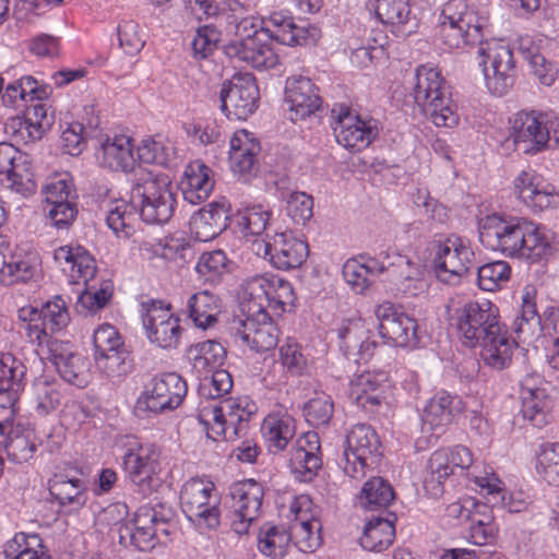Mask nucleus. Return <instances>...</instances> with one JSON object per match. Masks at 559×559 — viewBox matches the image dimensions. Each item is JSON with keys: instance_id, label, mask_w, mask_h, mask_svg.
I'll use <instances>...</instances> for the list:
<instances>
[{"instance_id": "1", "label": "nucleus", "mask_w": 559, "mask_h": 559, "mask_svg": "<svg viewBox=\"0 0 559 559\" xmlns=\"http://www.w3.org/2000/svg\"><path fill=\"white\" fill-rule=\"evenodd\" d=\"M489 17L469 5L466 0H449L441 9L439 35L449 49H463L479 44L478 66L487 91L501 97L509 93L515 81V61L512 49L502 40L484 43Z\"/></svg>"}, {"instance_id": "2", "label": "nucleus", "mask_w": 559, "mask_h": 559, "mask_svg": "<svg viewBox=\"0 0 559 559\" xmlns=\"http://www.w3.org/2000/svg\"><path fill=\"white\" fill-rule=\"evenodd\" d=\"M447 309L450 328L467 347H476L501 325L499 309L488 299L474 300L456 296L450 299Z\"/></svg>"}, {"instance_id": "3", "label": "nucleus", "mask_w": 559, "mask_h": 559, "mask_svg": "<svg viewBox=\"0 0 559 559\" xmlns=\"http://www.w3.org/2000/svg\"><path fill=\"white\" fill-rule=\"evenodd\" d=\"M131 202L147 224L162 225L174 215L177 197L167 175L140 169L131 190Z\"/></svg>"}, {"instance_id": "4", "label": "nucleus", "mask_w": 559, "mask_h": 559, "mask_svg": "<svg viewBox=\"0 0 559 559\" xmlns=\"http://www.w3.org/2000/svg\"><path fill=\"white\" fill-rule=\"evenodd\" d=\"M295 300L290 282L273 273L247 278L239 293L241 311L251 316L263 312L281 316L294 307Z\"/></svg>"}, {"instance_id": "5", "label": "nucleus", "mask_w": 559, "mask_h": 559, "mask_svg": "<svg viewBox=\"0 0 559 559\" xmlns=\"http://www.w3.org/2000/svg\"><path fill=\"white\" fill-rule=\"evenodd\" d=\"M255 412V404L241 397L224 404L211 403L201 408L198 418L210 439L233 441L246 435L249 420Z\"/></svg>"}, {"instance_id": "6", "label": "nucleus", "mask_w": 559, "mask_h": 559, "mask_svg": "<svg viewBox=\"0 0 559 559\" xmlns=\"http://www.w3.org/2000/svg\"><path fill=\"white\" fill-rule=\"evenodd\" d=\"M218 497L215 485L206 479L191 478L180 491V506L186 518L199 530H214L219 525Z\"/></svg>"}, {"instance_id": "7", "label": "nucleus", "mask_w": 559, "mask_h": 559, "mask_svg": "<svg viewBox=\"0 0 559 559\" xmlns=\"http://www.w3.org/2000/svg\"><path fill=\"white\" fill-rule=\"evenodd\" d=\"M19 317L25 322L24 330L29 341L47 347L49 342L55 341L50 334L61 331L70 322L68 305L61 296L47 300L40 309L22 308Z\"/></svg>"}, {"instance_id": "8", "label": "nucleus", "mask_w": 559, "mask_h": 559, "mask_svg": "<svg viewBox=\"0 0 559 559\" xmlns=\"http://www.w3.org/2000/svg\"><path fill=\"white\" fill-rule=\"evenodd\" d=\"M141 318L145 335L152 344L163 349L179 346L183 329L170 304L156 299L144 301L141 304Z\"/></svg>"}, {"instance_id": "9", "label": "nucleus", "mask_w": 559, "mask_h": 559, "mask_svg": "<svg viewBox=\"0 0 559 559\" xmlns=\"http://www.w3.org/2000/svg\"><path fill=\"white\" fill-rule=\"evenodd\" d=\"M525 224L524 218H504L498 214L487 215L478 221L479 240L491 250L519 258L523 249Z\"/></svg>"}, {"instance_id": "10", "label": "nucleus", "mask_w": 559, "mask_h": 559, "mask_svg": "<svg viewBox=\"0 0 559 559\" xmlns=\"http://www.w3.org/2000/svg\"><path fill=\"white\" fill-rule=\"evenodd\" d=\"M380 439L376 430L366 424L355 425L346 436L341 459L344 473L353 479L366 476L369 460L379 453Z\"/></svg>"}, {"instance_id": "11", "label": "nucleus", "mask_w": 559, "mask_h": 559, "mask_svg": "<svg viewBox=\"0 0 559 559\" xmlns=\"http://www.w3.org/2000/svg\"><path fill=\"white\" fill-rule=\"evenodd\" d=\"M186 381L175 372L152 378L136 400V409L154 414L177 408L186 396Z\"/></svg>"}, {"instance_id": "12", "label": "nucleus", "mask_w": 559, "mask_h": 559, "mask_svg": "<svg viewBox=\"0 0 559 559\" xmlns=\"http://www.w3.org/2000/svg\"><path fill=\"white\" fill-rule=\"evenodd\" d=\"M251 250L282 271L298 269L309 253L308 245L296 238L292 231L276 233L269 240L255 239Z\"/></svg>"}, {"instance_id": "13", "label": "nucleus", "mask_w": 559, "mask_h": 559, "mask_svg": "<svg viewBox=\"0 0 559 559\" xmlns=\"http://www.w3.org/2000/svg\"><path fill=\"white\" fill-rule=\"evenodd\" d=\"M474 263V251L462 238L447 237L433 242V266L437 277L455 284Z\"/></svg>"}, {"instance_id": "14", "label": "nucleus", "mask_w": 559, "mask_h": 559, "mask_svg": "<svg viewBox=\"0 0 559 559\" xmlns=\"http://www.w3.org/2000/svg\"><path fill=\"white\" fill-rule=\"evenodd\" d=\"M289 512L294 516L288 532L292 542L301 552L316 551L322 540L319 508L308 495H300L290 502Z\"/></svg>"}, {"instance_id": "15", "label": "nucleus", "mask_w": 559, "mask_h": 559, "mask_svg": "<svg viewBox=\"0 0 559 559\" xmlns=\"http://www.w3.org/2000/svg\"><path fill=\"white\" fill-rule=\"evenodd\" d=\"M123 467L138 490L150 495L159 483L160 450L152 443L131 445L123 455Z\"/></svg>"}, {"instance_id": "16", "label": "nucleus", "mask_w": 559, "mask_h": 559, "mask_svg": "<svg viewBox=\"0 0 559 559\" xmlns=\"http://www.w3.org/2000/svg\"><path fill=\"white\" fill-rule=\"evenodd\" d=\"M378 320V331L386 343L399 347H416L419 343L418 324L416 320L390 301H384L374 308Z\"/></svg>"}, {"instance_id": "17", "label": "nucleus", "mask_w": 559, "mask_h": 559, "mask_svg": "<svg viewBox=\"0 0 559 559\" xmlns=\"http://www.w3.org/2000/svg\"><path fill=\"white\" fill-rule=\"evenodd\" d=\"M222 111L229 119L246 120L258 108L259 88L250 73H237L223 84Z\"/></svg>"}, {"instance_id": "18", "label": "nucleus", "mask_w": 559, "mask_h": 559, "mask_svg": "<svg viewBox=\"0 0 559 559\" xmlns=\"http://www.w3.org/2000/svg\"><path fill=\"white\" fill-rule=\"evenodd\" d=\"M230 527L238 535L247 534L250 525L261 515L263 487L249 479L235 484L230 489Z\"/></svg>"}, {"instance_id": "19", "label": "nucleus", "mask_w": 559, "mask_h": 559, "mask_svg": "<svg viewBox=\"0 0 559 559\" xmlns=\"http://www.w3.org/2000/svg\"><path fill=\"white\" fill-rule=\"evenodd\" d=\"M511 134L519 151L535 155L547 148L550 135L547 117L537 110H521L511 120Z\"/></svg>"}, {"instance_id": "20", "label": "nucleus", "mask_w": 559, "mask_h": 559, "mask_svg": "<svg viewBox=\"0 0 559 559\" xmlns=\"http://www.w3.org/2000/svg\"><path fill=\"white\" fill-rule=\"evenodd\" d=\"M448 452L451 466L455 473L463 474L472 478L474 485L479 489L489 503L492 506L507 507L506 487L503 481L493 473L485 471L484 475H473L469 468L474 464V455L465 445H455L444 448Z\"/></svg>"}, {"instance_id": "21", "label": "nucleus", "mask_w": 559, "mask_h": 559, "mask_svg": "<svg viewBox=\"0 0 559 559\" xmlns=\"http://www.w3.org/2000/svg\"><path fill=\"white\" fill-rule=\"evenodd\" d=\"M382 262L389 281L399 293L416 296L424 292L425 266L419 258L397 252H385Z\"/></svg>"}, {"instance_id": "22", "label": "nucleus", "mask_w": 559, "mask_h": 559, "mask_svg": "<svg viewBox=\"0 0 559 559\" xmlns=\"http://www.w3.org/2000/svg\"><path fill=\"white\" fill-rule=\"evenodd\" d=\"M336 118L333 127L336 142L348 151L360 152L378 136L377 121L373 119H362L348 108H342Z\"/></svg>"}, {"instance_id": "23", "label": "nucleus", "mask_w": 559, "mask_h": 559, "mask_svg": "<svg viewBox=\"0 0 559 559\" xmlns=\"http://www.w3.org/2000/svg\"><path fill=\"white\" fill-rule=\"evenodd\" d=\"M245 320H239L234 328V335L243 345L254 352H267L278 344L280 331L272 321L271 314L263 312L251 316L250 312H242Z\"/></svg>"}, {"instance_id": "24", "label": "nucleus", "mask_w": 559, "mask_h": 559, "mask_svg": "<svg viewBox=\"0 0 559 559\" xmlns=\"http://www.w3.org/2000/svg\"><path fill=\"white\" fill-rule=\"evenodd\" d=\"M513 192L526 206L544 211L559 206V192L532 169L522 170L513 180Z\"/></svg>"}, {"instance_id": "25", "label": "nucleus", "mask_w": 559, "mask_h": 559, "mask_svg": "<svg viewBox=\"0 0 559 559\" xmlns=\"http://www.w3.org/2000/svg\"><path fill=\"white\" fill-rule=\"evenodd\" d=\"M391 388L388 376L383 371L362 372L355 376L349 383V396L365 412L373 414L386 403Z\"/></svg>"}, {"instance_id": "26", "label": "nucleus", "mask_w": 559, "mask_h": 559, "mask_svg": "<svg viewBox=\"0 0 559 559\" xmlns=\"http://www.w3.org/2000/svg\"><path fill=\"white\" fill-rule=\"evenodd\" d=\"M260 152L258 139L249 131L241 129L233 134L229 141V164L239 180L249 181L257 176Z\"/></svg>"}, {"instance_id": "27", "label": "nucleus", "mask_w": 559, "mask_h": 559, "mask_svg": "<svg viewBox=\"0 0 559 559\" xmlns=\"http://www.w3.org/2000/svg\"><path fill=\"white\" fill-rule=\"evenodd\" d=\"M51 360L60 377L70 384L84 388L90 382V361L73 352L69 342L55 340L48 343Z\"/></svg>"}, {"instance_id": "28", "label": "nucleus", "mask_w": 559, "mask_h": 559, "mask_svg": "<svg viewBox=\"0 0 559 559\" xmlns=\"http://www.w3.org/2000/svg\"><path fill=\"white\" fill-rule=\"evenodd\" d=\"M370 329L361 318L344 320L338 330L341 350L355 362L368 361L374 354L377 344L369 338Z\"/></svg>"}, {"instance_id": "29", "label": "nucleus", "mask_w": 559, "mask_h": 559, "mask_svg": "<svg viewBox=\"0 0 559 559\" xmlns=\"http://www.w3.org/2000/svg\"><path fill=\"white\" fill-rule=\"evenodd\" d=\"M224 52L228 58L243 62L259 71L273 69L278 63V56L272 45L261 37L230 40L225 45Z\"/></svg>"}, {"instance_id": "30", "label": "nucleus", "mask_w": 559, "mask_h": 559, "mask_svg": "<svg viewBox=\"0 0 559 559\" xmlns=\"http://www.w3.org/2000/svg\"><path fill=\"white\" fill-rule=\"evenodd\" d=\"M285 99L293 121L305 119L321 107L318 88L309 78L294 75L286 80Z\"/></svg>"}, {"instance_id": "31", "label": "nucleus", "mask_w": 559, "mask_h": 559, "mask_svg": "<svg viewBox=\"0 0 559 559\" xmlns=\"http://www.w3.org/2000/svg\"><path fill=\"white\" fill-rule=\"evenodd\" d=\"M320 438L308 431L300 436L292 450L289 467L300 481H310L322 465Z\"/></svg>"}, {"instance_id": "32", "label": "nucleus", "mask_w": 559, "mask_h": 559, "mask_svg": "<svg viewBox=\"0 0 559 559\" xmlns=\"http://www.w3.org/2000/svg\"><path fill=\"white\" fill-rule=\"evenodd\" d=\"M263 31L269 38L287 46L306 45L318 35L316 27L297 25L293 16L284 12L271 13L264 21Z\"/></svg>"}, {"instance_id": "33", "label": "nucleus", "mask_w": 559, "mask_h": 559, "mask_svg": "<svg viewBox=\"0 0 559 559\" xmlns=\"http://www.w3.org/2000/svg\"><path fill=\"white\" fill-rule=\"evenodd\" d=\"M53 259L74 283L83 282L87 285L95 276L96 261L81 245H66L57 248Z\"/></svg>"}, {"instance_id": "34", "label": "nucleus", "mask_w": 559, "mask_h": 559, "mask_svg": "<svg viewBox=\"0 0 559 559\" xmlns=\"http://www.w3.org/2000/svg\"><path fill=\"white\" fill-rule=\"evenodd\" d=\"M26 367L10 353L0 354V407L13 408L26 384Z\"/></svg>"}, {"instance_id": "35", "label": "nucleus", "mask_w": 559, "mask_h": 559, "mask_svg": "<svg viewBox=\"0 0 559 559\" xmlns=\"http://www.w3.org/2000/svg\"><path fill=\"white\" fill-rule=\"evenodd\" d=\"M53 121L50 107L38 100L26 108L24 118H12L7 128L12 129L22 140L36 141L51 128Z\"/></svg>"}, {"instance_id": "36", "label": "nucleus", "mask_w": 559, "mask_h": 559, "mask_svg": "<svg viewBox=\"0 0 559 559\" xmlns=\"http://www.w3.org/2000/svg\"><path fill=\"white\" fill-rule=\"evenodd\" d=\"M228 219L226 204L212 202L191 216L190 230L198 241L206 242L227 228Z\"/></svg>"}, {"instance_id": "37", "label": "nucleus", "mask_w": 559, "mask_h": 559, "mask_svg": "<svg viewBox=\"0 0 559 559\" xmlns=\"http://www.w3.org/2000/svg\"><path fill=\"white\" fill-rule=\"evenodd\" d=\"M214 188L212 169L202 160L190 162L183 171L180 189L185 201L192 205L203 203Z\"/></svg>"}, {"instance_id": "38", "label": "nucleus", "mask_w": 559, "mask_h": 559, "mask_svg": "<svg viewBox=\"0 0 559 559\" xmlns=\"http://www.w3.org/2000/svg\"><path fill=\"white\" fill-rule=\"evenodd\" d=\"M296 433V423L285 409L273 411L263 419L261 425L262 438L272 453L286 449Z\"/></svg>"}, {"instance_id": "39", "label": "nucleus", "mask_w": 559, "mask_h": 559, "mask_svg": "<svg viewBox=\"0 0 559 559\" xmlns=\"http://www.w3.org/2000/svg\"><path fill=\"white\" fill-rule=\"evenodd\" d=\"M99 164L115 171H131L135 165L133 143L130 136L106 138L97 151Z\"/></svg>"}, {"instance_id": "40", "label": "nucleus", "mask_w": 559, "mask_h": 559, "mask_svg": "<svg viewBox=\"0 0 559 559\" xmlns=\"http://www.w3.org/2000/svg\"><path fill=\"white\" fill-rule=\"evenodd\" d=\"M343 277L356 294L365 293L376 276L384 273L383 262L371 257L349 259L343 265Z\"/></svg>"}, {"instance_id": "41", "label": "nucleus", "mask_w": 559, "mask_h": 559, "mask_svg": "<svg viewBox=\"0 0 559 559\" xmlns=\"http://www.w3.org/2000/svg\"><path fill=\"white\" fill-rule=\"evenodd\" d=\"M49 492L62 508L75 511L87 501L85 480L69 475H56L49 483Z\"/></svg>"}, {"instance_id": "42", "label": "nucleus", "mask_w": 559, "mask_h": 559, "mask_svg": "<svg viewBox=\"0 0 559 559\" xmlns=\"http://www.w3.org/2000/svg\"><path fill=\"white\" fill-rule=\"evenodd\" d=\"M187 358L199 378L219 368L226 358L225 347L216 341H204L191 345Z\"/></svg>"}, {"instance_id": "43", "label": "nucleus", "mask_w": 559, "mask_h": 559, "mask_svg": "<svg viewBox=\"0 0 559 559\" xmlns=\"http://www.w3.org/2000/svg\"><path fill=\"white\" fill-rule=\"evenodd\" d=\"M513 344L500 325L493 335L485 337L477 346L481 347L480 357L488 367L502 370L511 364Z\"/></svg>"}, {"instance_id": "44", "label": "nucleus", "mask_w": 559, "mask_h": 559, "mask_svg": "<svg viewBox=\"0 0 559 559\" xmlns=\"http://www.w3.org/2000/svg\"><path fill=\"white\" fill-rule=\"evenodd\" d=\"M222 305L217 296L209 290H201L191 295L187 301V311L194 325L209 329L217 322Z\"/></svg>"}, {"instance_id": "45", "label": "nucleus", "mask_w": 559, "mask_h": 559, "mask_svg": "<svg viewBox=\"0 0 559 559\" xmlns=\"http://www.w3.org/2000/svg\"><path fill=\"white\" fill-rule=\"evenodd\" d=\"M416 83L413 90L414 99L421 110L437 102L445 94L440 72L429 66H420L416 70Z\"/></svg>"}, {"instance_id": "46", "label": "nucleus", "mask_w": 559, "mask_h": 559, "mask_svg": "<svg viewBox=\"0 0 559 559\" xmlns=\"http://www.w3.org/2000/svg\"><path fill=\"white\" fill-rule=\"evenodd\" d=\"M461 401L441 391L430 399L423 414L424 424L438 429L451 424L454 415L461 411Z\"/></svg>"}, {"instance_id": "47", "label": "nucleus", "mask_w": 559, "mask_h": 559, "mask_svg": "<svg viewBox=\"0 0 559 559\" xmlns=\"http://www.w3.org/2000/svg\"><path fill=\"white\" fill-rule=\"evenodd\" d=\"M376 16L397 36L411 33L406 25L412 21L409 0H377Z\"/></svg>"}, {"instance_id": "48", "label": "nucleus", "mask_w": 559, "mask_h": 559, "mask_svg": "<svg viewBox=\"0 0 559 559\" xmlns=\"http://www.w3.org/2000/svg\"><path fill=\"white\" fill-rule=\"evenodd\" d=\"M395 526L389 518H371L364 527L360 545L365 550L381 552L392 545Z\"/></svg>"}, {"instance_id": "49", "label": "nucleus", "mask_w": 559, "mask_h": 559, "mask_svg": "<svg viewBox=\"0 0 559 559\" xmlns=\"http://www.w3.org/2000/svg\"><path fill=\"white\" fill-rule=\"evenodd\" d=\"M512 331L516 342L526 345L534 343L542 335L540 317L528 293L523 296L521 316L514 319Z\"/></svg>"}, {"instance_id": "50", "label": "nucleus", "mask_w": 559, "mask_h": 559, "mask_svg": "<svg viewBox=\"0 0 559 559\" xmlns=\"http://www.w3.org/2000/svg\"><path fill=\"white\" fill-rule=\"evenodd\" d=\"M50 94V88L39 83L31 75H23L8 82L2 94V103L8 107H15L20 100H43Z\"/></svg>"}, {"instance_id": "51", "label": "nucleus", "mask_w": 559, "mask_h": 559, "mask_svg": "<svg viewBox=\"0 0 559 559\" xmlns=\"http://www.w3.org/2000/svg\"><path fill=\"white\" fill-rule=\"evenodd\" d=\"M271 212L263 204H250L238 210L237 226L247 241L260 239L266 229Z\"/></svg>"}, {"instance_id": "52", "label": "nucleus", "mask_w": 559, "mask_h": 559, "mask_svg": "<svg viewBox=\"0 0 559 559\" xmlns=\"http://www.w3.org/2000/svg\"><path fill=\"white\" fill-rule=\"evenodd\" d=\"M165 522L156 518L155 512L145 510L135 514L134 528L129 530L130 538L140 550H147L154 546L157 534H167Z\"/></svg>"}, {"instance_id": "53", "label": "nucleus", "mask_w": 559, "mask_h": 559, "mask_svg": "<svg viewBox=\"0 0 559 559\" xmlns=\"http://www.w3.org/2000/svg\"><path fill=\"white\" fill-rule=\"evenodd\" d=\"M394 497L393 487L386 479L372 477L364 484L357 502L365 510H380L388 508Z\"/></svg>"}, {"instance_id": "54", "label": "nucleus", "mask_w": 559, "mask_h": 559, "mask_svg": "<svg viewBox=\"0 0 559 559\" xmlns=\"http://www.w3.org/2000/svg\"><path fill=\"white\" fill-rule=\"evenodd\" d=\"M140 249L150 257L166 261H185L190 246L183 236H167L162 239L144 240Z\"/></svg>"}, {"instance_id": "55", "label": "nucleus", "mask_w": 559, "mask_h": 559, "mask_svg": "<svg viewBox=\"0 0 559 559\" xmlns=\"http://www.w3.org/2000/svg\"><path fill=\"white\" fill-rule=\"evenodd\" d=\"M292 536L281 526L264 524L259 532L258 548L266 557L282 559L286 556Z\"/></svg>"}, {"instance_id": "56", "label": "nucleus", "mask_w": 559, "mask_h": 559, "mask_svg": "<svg viewBox=\"0 0 559 559\" xmlns=\"http://www.w3.org/2000/svg\"><path fill=\"white\" fill-rule=\"evenodd\" d=\"M4 449L9 461L16 464L28 462L36 451L33 432L20 425L11 428L4 439Z\"/></svg>"}, {"instance_id": "57", "label": "nucleus", "mask_w": 559, "mask_h": 559, "mask_svg": "<svg viewBox=\"0 0 559 559\" xmlns=\"http://www.w3.org/2000/svg\"><path fill=\"white\" fill-rule=\"evenodd\" d=\"M136 206L131 202L117 200L109 206L106 224L118 238H130L134 233Z\"/></svg>"}, {"instance_id": "58", "label": "nucleus", "mask_w": 559, "mask_h": 559, "mask_svg": "<svg viewBox=\"0 0 559 559\" xmlns=\"http://www.w3.org/2000/svg\"><path fill=\"white\" fill-rule=\"evenodd\" d=\"M7 185L11 191L23 198L35 194L37 182L27 155H21L15 165L7 173Z\"/></svg>"}, {"instance_id": "59", "label": "nucleus", "mask_w": 559, "mask_h": 559, "mask_svg": "<svg viewBox=\"0 0 559 559\" xmlns=\"http://www.w3.org/2000/svg\"><path fill=\"white\" fill-rule=\"evenodd\" d=\"M35 409L39 415L56 411L62 400L60 384L47 376L38 377L33 383Z\"/></svg>"}, {"instance_id": "60", "label": "nucleus", "mask_w": 559, "mask_h": 559, "mask_svg": "<svg viewBox=\"0 0 559 559\" xmlns=\"http://www.w3.org/2000/svg\"><path fill=\"white\" fill-rule=\"evenodd\" d=\"M525 229L523 249H521L519 258L538 260L548 252L552 239L551 235L546 227L531 221H526Z\"/></svg>"}, {"instance_id": "61", "label": "nucleus", "mask_w": 559, "mask_h": 559, "mask_svg": "<svg viewBox=\"0 0 559 559\" xmlns=\"http://www.w3.org/2000/svg\"><path fill=\"white\" fill-rule=\"evenodd\" d=\"M5 559H50L38 535L16 534L4 548Z\"/></svg>"}, {"instance_id": "62", "label": "nucleus", "mask_w": 559, "mask_h": 559, "mask_svg": "<svg viewBox=\"0 0 559 559\" xmlns=\"http://www.w3.org/2000/svg\"><path fill=\"white\" fill-rule=\"evenodd\" d=\"M8 269L11 271V278L3 282V285L36 281L40 275V260L38 254L32 251L24 254L12 253Z\"/></svg>"}, {"instance_id": "63", "label": "nucleus", "mask_w": 559, "mask_h": 559, "mask_svg": "<svg viewBox=\"0 0 559 559\" xmlns=\"http://www.w3.org/2000/svg\"><path fill=\"white\" fill-rule=\"evenodd\" d=\"M278 362L286 374L300 377L309 371V359L304 354L301 345L287 337L278 347Z\"/></svg>"}, {"instance_id": "64", "label": "nucleus", "mask_w": 559, "mask_h": 559, "mask_svg": "<svg viewBox=\"0 0 559 559\" xmlns=\"http://www.w3.org/2000/svg\"><path fill=\"white\" fill-rule=\"evenodd\" d=\"M174 158L173 143L162 136L144 139L138 146V159L142 163L167 166Z\"/></svg>"}]
</instances>
